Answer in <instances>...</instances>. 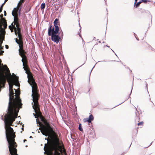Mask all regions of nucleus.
<instances>
[{"label":"nucleus","instance_id":"1","mask_svg":"<svg viewBox=\"0 0 155 155\" xmlns=\"http://www.w3.org/2000/svg\"><path fill=\"white\" fill-rule=\"evenodd\" d=\"M19 7L18 6L16 8H15L13 10L12 14L14 17V24L16 25V27L13 25V23L12 24L13 28L14 29L16 35H18V38H19L18 40L16 38L15 41L19 45V49L18 50L19 54L22 58L21 61L23 63V68L25 71H29L28 69L27 65V60L26 56L24 54V51L22 49L23 42L22 39L21 35L20 33V28L19 27V25L18 22V12Z\"/></svg>","mask_w":155,"mask_h":155},{"label":"nucleus","instance_id":"2","mask_svg":"<svg viewBox=\"0 0 155 155\" xmlns=\"http://www.w3.org/2000/svg\"><path fill=\"white\" fill-rule=\"evenodd\" d=\"M15 119H4L5 135L7 140L8 143V148L11 155H18L17 154V150L16 147L17 145L15 142V133L11 126Z\"/></svg>","mask_w":155,"mask_h":155},{"label":"nucleus","instance_id":"3","mask_svg":"<svg viewBox=\"0 0 155 155\" xmlns=\"http://www.w3.org/2000/svg\"><path fill=\"white\" fill-rule=\"evenodd\" d=\"M51 26L49 28L48 31V35L49 36H54L58 35L59 33H58L59 31V27L56 26L54 30V28L52 29H51Z\"/></svg>","mask_w":155,"mask_h":155},{"label":"nucleus","instance_id":"4","mask_svg":"<svg viewBox=\"0 0 155 155\" xmlns=\"http://www.w3.org/2000/svg\"><path fill=\"white\" fill-rule=\"evenodd\" d=\"M59 35V34H58V35H57L51 36V40L56 43H58L60 38Z\"/></svg>","mask_w":155,"mask_h":155},{"label":"nucleus","instance_id":"5","mask_svg":"<svg viewBox=\"0 0 155 155\" xmlns=\"http://www.w3.org/2000/svg\"><path fill=\"white\" fill-rule=\"evenodd\" d=\"M58 23V20L57 18H56L54 22V25L55 26V28H56V26L57 27H58V26L57 25Z\"/></svg>","mask_w":155,"mask_h":155},{"label":"nucleus","instance_id":"6","mask_svg":"<svg viewBox=\"0 0 155 155\" xmlns=\"http://www.w3.org/2000/svg\"><path fill=\"white\" fill-rule=\"evenodd\" d=\"M88 118V119H89V120H90V121H91H91L93 120L94 117L93 116L92 114H91L89 116V118Z\"/></svg>","mask_w":155,"mask_h":155},{"label":"nucleus","instance_id":"7","mask_svg":"<svg viewBox=\"0 0 155 155\" xmlns=\"http://www.w3.org/2000/svg\"><path fill=\"white\" fill-rule=\"evenodd\" d=\"M45 6V3H42L41 6V9H44Z\"/></svg>","mask_w":155,"mask_h":155},{"label":"nucleus","instance_id":"8","mask_svg":"<svg viewBox=\"0 0 155 155\" xmlns=\"http://www.w3.org/2000/svg\"><path fill=\"white\" fill-rule=\"evenodd\" d=\"M83 121L84 122H87L89 123L91 122V121L89 119H88V118H84L83 119Z\"/></svg>","mask_w":155,"mask_h":155},{"label":"nucleus","instance_id":"9","mask_svg":"<svg viewBox=\"0 0 155 155\" xmlns=\"http://www.w3.org/2000/svg\"><path fill=\"white\" fill-rule=\"evenodd\" d=\"M81 124H79V129L81 131H82L83 130V129L81 127Z\"/></svg>","mask_w":155,"mask_h":155},{"label":"nucleus","instance_id":"10","mask_svg":"<svg viewBox=\"0 0 155 155\" xmlns=\"http://www.w3.org/2000/svg\"><path fill=\"white\" fill-rule=\"evenodd\" d=\"M36 120V122L37 123H38L39 124V125H41V123L38 120V118H37Z\"/></svg>","mask_w":155,"mask_h":155},{"label":"nucleus","instance_id":"11","mask_svg":"<svg viewBox=\"0 0 155 155\" xmlns=\"http://www.w3.org/2000/svg\"><path fill=\"white\" fill-rule=\"evenodd\" d=\"M141 3V2H138L136 5V7H137L138 5Z\"/></svg>","mask_w":155,"mask_h":155},{"label":"nucleus","instance_id":"12","mask_svg":"<svg viewBox=\"0 0 155 155\" xmlns=\"http://www.w3.org/2000/svg\"><path fill=\"white\" fill-rule=\"evenodd\" d=\"M143 124V123L142 122H140L138 124V125H142Z\"/></svg>","mask_w":155,"mask_h":155},{"label":"nucleus","instance_id":"13","mask_svg":"<svg viewBox=\"0 0 155 155\" xmlns=\"http://www.w3.org/2000/svg\"><path fill=\"white\" fill-rule=\"evenodd\" d=\"M142 2L146 3L147 2V0H141Z\"/></svg>","mask_w":155,"mask_h":155},{"label":"nucleus","instance_id":"14","mask_svg":"<svg viewBox=\"0 0 155 155\" xmlns=\"http://www.w3.org/2000/svg\"><path fill=\"white\" fill-rule=\"evenodd\" d=\"M5 47L6 49H8V46L7 45H5Z\"/></svg>","mask_w":155,"mask_h":155},{"label":"nucleus","instance_id":"15","mask_svg":"<svg viewBox=\"0 0 155 155\" xmlns=\"http://www.w3.org/2000/svg\"><path fill=\"white\" fill-rule=\"evenodd\" d=\"M7 1H8L7 0H5L3 4L2 5H3L5 3V2H7Z\"/></svg>","mask_w":155,"mask_h":155},{"label":"nucleus","instance_id":"16","mask_svg":"<svg viewBox=\"0 0 155 155\" xmlns=\"http://www.w3.org/2000/svg\"><path fill=\"white\" fill-rule=\"evenodd\" d=\"M137 0H135V2H134V4H135L137 2Z\"/></svg>","mask_w":155,"mask_h":155},{"label":"nucleus","instance_id":"17","mask_svg":"<svg viewBox=\"0 0 155 155\" xmlns=\"http://www.w3.org/2000/svg\"><path fill=\"white\" fill-rule=\"evenodd\" d=\"M4 15H5V16H6V12L5 11Z\"/></svg>","mask_w":155,"mask_h":155},{"label":"nucleus","instance_id":"18","mask_svg":"<svg viewBox=\"0 0 155 155\" xmlns=\"http://www.w3.org/2000/svg\"><path fill=\"white\" fill-rule=\"evenodd\" d=\"M26 141V140H24V142H25V141Z\"/></svg>","mask_w":155,"mask_h":155},{"label":"nucleus","instance_id":"19","mask_svg":"<svg viewBox=\"0 0 155 155\" xmlns=\"http://www.w3.org/2000/svg\"><path fill=\"white\" fill-rule=\"evenodd\" d=\"M11 32H13V29L11 30Z\"/></svg>","mask_w":155,"mask_h":155},{"label":"nucleus","instance_id":"20","mask_svg":"<svg viewBox=\"0 0 155 155\" xmlns=\"http://www.w3.org/2000/svg\"><path fill=\"white\" fill-rule=\"evenodd\" d=\"M32 137L31 136L30 137V138H32Z\"/></svg>","mask_w":155,"mask_h":155},{"label":"nucleus","instance_id":"21","mask_svg":"<svg viewBox=\"0 0 155 155\" xmlns=\"http://www.w3.org/2000/svg\"><path fill=\"white\" fill-rule=\"evenodd\" d=\"M14 90H15V92H16V89H14Z\"/></svg>","mask_w":155,"mask_h":155},{"label":"nucleus","instance_id":"22","mask_svg":"<svg viewBox=\"0 0 155 155\" xmlns=\"http://www.w3.org/2000/svg\"><path fill=\"white\" fill-rule=\"evenodd\" d=\"M11 27V26L10 25L9 26V27L10 28V27Z\"/></svg>","mask_w":155,"mask_h":155},{"label":"nucleus","instance_id":"23","mask_svg":"<svg viewBox=\"0 0 155 155\" xmlns=\"http://www.w3.org/2000/svg\"><path fill=\"white\" fill-rule=\"evenodd\" d=\"M20 3V2H19V3H18V5H19V4Z\"/></svg>","mask_w":155,"mask_h":155}]
</instances>
